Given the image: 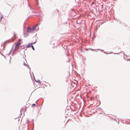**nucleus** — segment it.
<instances>
[{"mask_svg":"<svg viewBox=\"0 0 130 130\" xmlns=\"http://www.w3.org/2000/svg\"><path fill=\"white\" fill-rule=\"evenodd\" d=\"M22 43V40L21 39H19L18 41L16 43L15 48L13 51H17L18 50L20 46V45Z\"/></svg>","mask_w":130,"mask_h":130,"instance_id":"obj_1","label":"nucleus"},{"mask_svg":"<svg viewBox=\"0 0 130 130\" xmlns=\"http://www.w3.org/2000/svg\"><path fill=\"white\" fill-rule=\"evenodd\" d=\"M38 25V24L36 25L34 27H33L32 28H28L27 30V31L28 32H32L34 30H35L36 27H37Z\"/></svg>","mask_w":130,"mask_h":130,"instance_id":"obj_2","label":"nucleus"},{"mask_svg":"<svg viewBox=\"0 0 130 130\" xmlns=\"http://www.w3.org/2000/svg\"><path fill=\"white\" fill-rule=\"evenodd\" d=\"M2 27L3 29L5 30L6 29L5 25V24L2 25Z\"/></svg>","mask_w":130,"mask_h":130,"instance_id":"obj_3","label":"nucleus"},{"mask_svg":"<svg viewBox=\"0 0 130 130\" xmlns=\"http://www.w3.org/2000/svg\"><path fill=\"white\" fill-rule=\"evenodd\" d=\"M77 86V84L75 83V82H74V87H76Z\"/></svg>","mask_w":130,"mask_h":130,"instance_id":"obj_4","label":"nucleus"},{"mask_svg":"<svg viewBox=\"0 0 130 130\" xmlns=\"http://www.w3.org/2000/svg\"><path fill=\"white\" fill-rule=\"evenodd\" d=\"M58 12L59 11L58 10H56L54 12V13H58Z\"/></svg>","mask_w":130,"mask_h":130,"instance_id":"obj_5","label":"nucleus"},{"mask_svg":"<svg viewBox=\"0 0 130 130\" xmlns=\"http://www.w3.org/2000/svg\"><path fill=\"white\" fill-rule=\"evenodd\" d=\"M31 44H28V45H27V47H30Z\"/></svg>","mask_w":130,"mask_h":130,"instance_id":"obj_6","label":"nucleus"},{"mask_svg":"<svg viewBox=\"0 0 130 130\" xmlns=\"http://www.w3.org/2000/svg\"><path fill=\"white\" fill-rule=\"evenodd\" d=\"M31 47H32V49L33 50H35V48H34V47L32 45H31Z\"/></svg>","mask_w":130,"mask_h":130,"instance_id":"obj_7","label":"nucleus"},{"mask_svg":"<svg viewBox=\"0 0 130 130\" xmlns=\"http://www.w3.org/2000/svg\"><path fill=\"white\" fill-rule=\"evenodd\" d=\"M35 104H32V106L34 107L35 106Z\"/></svg>","mask_w":130,"mask_h":130,"instance_id":"obj_8","label":"nucleus"},{"mask_svg":"<svg viewBox=\"0 0 130 130\" xmlns=\"http://www.w3.org/2000/svg\"><path fill=\"white\" fill-rule=\"evenodd\" d=\"M79 41V40L78 39H77L75 41V42H78Z\"/></svg>","mask_w":130,"mask_h":130,"instance_id":"obj_9","label":"nucleus"},{"mask_svg":"<svg viewBox=\"0 0 130 130\" xmlns=\"http://www.w3.org/2000/svg\"><path fill=\"white\" fill-rule=\"evenodd\" d=\"M90 49L91 51H95V50H94V49Z\"/></svg>","mask_w":130,"mask_h":130,"instance_id":"obj_10","label":"nucleus"},{"mask_svg":"<svg viewBox=\"0 0 130 130\" xmlns=\"http://www.w3.org/2000/svg\"><path fill=\"white\" fill-rule=\"evenodd\" d=\"M35 43V42H34V43H31V44H34Z\"/></svg>","mask_w":130,"mask_h":130,"instance_id":"obj_11","label":"nucleus"},{"mask_svg":"<svg viewBox=\"0 0 130 130\" xmlns=\"http://www.w3.org/2000/svg\"><path fill=\"white\" fill-rule=\"evenodd\" d=\"M2 17H1V20H1V19H2Z\"/></svg>","mask_w":130,"mask_h":130,"instance_id":"obj_12","label":"nucleus"},{"mask_svg":"<svg viewBox=\"0 0 130 130\" xmlns=\"http://www.w3.org/2000/svg\"><path fill=\"white\" fill-rule=\"evenodd\" d=\"M74 80L75 82H77V81H76L75 80Z\"/></svg>","mask_w":130,"mask_h":130,"instance_id":"obj_13","label":"nucleus"},{"mask_svg":"<svg viewBox=\"0 0 130 130\" xmlns=\"http://www.w3.org/2000/svg\"><path fill=\"white\" fill-rule=\"evenodd\" d=\"M36 1H38V0H36Z\"/></svg>","mask_w":130,"mask_h":130,"instance_id":"obj_14","label":"nucleus"}]
</instances>
